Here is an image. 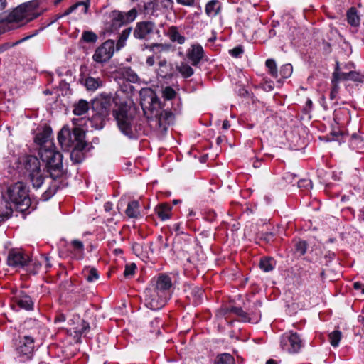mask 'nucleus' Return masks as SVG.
Listing matches in <instances>:
<instances>
[{"label": "nucleus", "mask_w": 364, "mask_h": 364, "mask_svg": "<svg viewBox=\"0 0 364 364\" xmlns=\"http://www.w3.org/2000/svg\"><path fill=\"white\" fill-rule=\"evenodd\" d=\"M0 193L2 199L6 203V208L9 210L8 204L11 203L21 212L26 210L31 205L28 190L23 182H17L9 186H0Z\"/></svg>", "instance_id": "f257e3e1"}, {"label": "nucleus", "mask_w": 364, "mask_h": 364, "mask_svg": "<svg viewBox=\"0 0 364 364\" xmlns=\"http://www.w3.org/2000/svg\"><path fill=\"white\" fill-rule=\"evenodd\" d=\"M17 170L20 174L30 179L33 188L38 189L43 183V171L37 157L31 155L21 157Z\"/></svg>", "instance_id": "f03ea898"}, {"label": "nucleus", "mask_w": 364, "mask_h": 364, "mask_svg": "<svg viewBox=\"0 0 364 364\" xmlns=\"http://www.w3.org/2000/svg\"><path fill=\"white\" fill-rule=\"evenodd\" d=\"M113 116L120 132L129 138H133L134 117L130 107L125 102L117 104V107L113 109Z\"/></svg>", "instance_id": "7ed1b4c3"}, {"label": "nucleus", "mask_w": 364, "mask_h": 364, "mask_svg": "<svg viewBox=\"0 0 364 364\" xmlns=\"http://www.w3.org/2000/svg\"><path fill=\"white\" fill-rule=\"evenodd\" d=\"M39 154L42 161L46 162L48 172L52 178H59L64 173L63 156L60 153L53 149L42 147L39 150Z\"/></svg>", "instance_id": "20e7f679"}, {"label": "nucleus", "mask_w": 364, "mask_h": 364, "mask_svg": "<svg viewBox=\"0 0 364 364\" xmlns=\"http://www.w3.org/2000/svg\"><path fill=\"white\" fill-rule=\"evenodd\" d=\"M85 133L78 127L71 132L68 127H63L58 135V140L62 147H75L77 145H87L85 141Z\"/></svg>", "instance_id": "39448f33"}, {"label": "nucleus", "mask_w": 364, "mask_h": 364, "mask_svg": "<svg viewBox=\"0 0 364 364\" xmlns=\"http://www.w3.org/2000/svg\"><path fill=\"white\" fill-rule=\"evenodd\" d=\"M36 4L34 1L23 3L12 10L4 18L9 23L20 22L26 20V22L31 21V16Z\"/></svg>", "instance_id": "423d86ee"}, {"label": "nucleus", "mask_w": 364, "mask_h": 364, "mask_svg": "<svg viewBox=\"0 0 364 364\" xmlns=\"http://www.w3.org/2000/svg\"><path fill=\"white\" fill-rule=\"evenodd\" d=\"M112 102L119 104L110 95L102 94L92 101L91 108L102 119L109 115Z\"/></svg>", "instance_id": "0eeeda50"}, {"label": "nucleus", "mask_w": 364, "mask_h": 364, "mask_svg": "<svg viewBox=\"0 0 364 364\" xmlns=\"http://www.w3.org/2000/svg\"><path fill=\"white\" fill-rule=\"evenodd\" d=\"M144 301L145 306L152 310L160 309L164 306L168 296L161 294L157 290L146 289L144 293Z\"/></svg>", "instance_id": "6e6552de"}, {"label": "nucleus", "mask_w": 364, "mask_h": 364, "mask_svg": "<svg viewBox=\"0 0 364 364\" xmlns=\"http://www.w3.org/2000/svg\"><path fill=\"white\" fill-rule=\"evenodd\" d=\"M114 53V41L107 40L99 46L92 56L94 61L103 63L109 61Z\"/></svg>", "instance_id": "1a4fd4ad"}, {"label": "nucleus", "mask_w": 364, "mask_h": 364, "mask_svg": "<svg viewBox=\"0 0 364 364\" xmlns=\"http://www.w3.org/2000/svg\"><path fill=\"white\" fill-rule=\"evenodd\" d=\"M281 345L284 350L290 353H294L301 349L302 341L299 334L289 331L282 336Z\"/></svg>", "instance_id": "9d476101"}, {"label": "nucleus", "mask_w": 364, "mask_h": 364, "mask_svg": "<svg viewBox=\"0 0 364 364\" xmlns=\"http://www.w3.org/2000/svg\"><path fill=\"white\" fill-rule=\"evenodd\" d=\"M30 261L29 257L19 250H11L7 257V264L13 267H23Z\"/></svg>", "instance_id": "9b49d317"}, {"label": "nucleus", "mask_w": 364, "mask_h": 364, "mask_svg": "<svg viewBox=\"0 0 364 364\" xmlns=\"http://www.w3.org/2000/svg\"><path fill=\"white\" fill-rule=\"evenodd\" d=\"M156 25L151 21H141L136 23L133 35L138 39H147L156 31Z\"/></svg>", "instance_id": "f8f14e48"}, {"label": "nucleus", "mask_w": 364, "mask_h": 364, "mask_svg": "<svg viewBox=\"0 0 364 364\" xmlns=\"http://www.w3.org/2000/svg\"><path fill=\"white\" fill-rule=\"evenodd\" d=\"M34 340L28 336H26L20 341L19 345L17 347L18 353L22 355L26 356L27 358H31L34 349Z\"/></svg>", "instance_id": "ddd939ff"}, {"label": "nucleus", "mask_w": 364, "mask_h": 364, "mask_svg": "<svg viewBox=\"0 0 364 364\" xmlns=\"http://www.w3.org/2000/svg\"><path fill=\"white\" fill-rule=\"evenodd\" d=\"M154 117L157 119L159 127L163 132H166L168 126L173 121V114L167 110H161L159 112L156 111Z\"/></svg>", "instance_id": "4468645a"}, {"label": "nucleus", "mask_w": 364, "mask_h": 364, "mask_svg": "<svg viewBox=\"0 0 364 364\" xmlns=\"http://www.w3.org/2000/svg\"><path fill=\"white\" fill-rule=\"evenodd\" d=\"M172 287V282L171 278L166 274H160L155 283L154 290H157L161 294L167 295L168 290Z\"/></svg>", "instance_id": "2eb2a0df"}, {"label": "nucleus", "mask_w": 364, "mask_h": 364, "mask_svg": "<svg viewBox=\"0 0 364 364\" xmlns=\"http://www.w3.org/2000/svg\"><path fill=\"white\" fill-rule=\"evenodd\" d=\"M354 67L353 63H348L346 66L345 69L346 71L343 70V83L348 81H353V82H360L363 79V75L360 73L356 72L352 68Z\"/></svg>", "instance_id": "dca6fc26"}, {"label": "nucleus", "mask_w": 364, "mask_h": 364, "mask_svg": "<svg viewBox=\"0 0 364 364\" xmlns=\"http://www.w3.org/2000/svg\"><path fill=\"white\" fill-rule=\"evenodd\" d=\"M336 67L334 73H333V78L331 80L332 87L330 92V99L331 100H336V104H338V96L339 94V82L341 80V73L339 71V62L336 61Z\"/></svg>", "instance_id": "f3484780"}, {"label": "nucleus", "mask_w": 364, "mask_h": 364, "mask_svg": "<svg viewBox=\"0 0 364 364\" xmlns=\"http://www.w3.org/2000/svg\"><path fill=\"white\" fill-rule=\"evenodd\" d=\"M52 133L50 128L48 127L43 129V131L38 134L35 137V142L40 145V149L42 147L52 149L53 144L49 141Z\"/></svg>", "instance_id": "a211bd4d"}, {"label": "nucleus", "mask_w": 364, "mask_h": 364, "mask_svg": "<svg viewBox=\"0 0 364 364\" xmlns=\"http://www.w3.org/2000/svg\"><path fill=\"white\" fill-rule=\"evenodd\" d=\"M204 50L201 46L193 45L188 50L187 56L193 65L196 66L203 58Z\"/></svg>", "instance_id": "6ab92c4d"}, {"label": "nucleus", "mask_w": 364, "mask_h": 364, "mask_svg": "<svg viewBox=\"0 0 364 364\" xmlns=\"http://www.w3.org/2000/svg\"><path fill=\"white\" fill-rule=\"evenodd\" d=\"M87 145H77L73 147V150L70 152V157L71 161L74 164H80L84 159L83 149Z\"/></svg>", "instance_id": "aec40b11"}, {"label": "nucleus", "mask_w": 364, "mask_h": 364, "mask_svg": "<svg viewBox=\"0 0 364 364\" xmlns=\"http://www.w3.org/2000/svg\"><path fill=\"white\" fill-rule=\"evenodd\" d=\"M90 326L87 322L82 320L80 324L77 326L73 327L70 331L75 333V337L77 338V341L80 342V336L82 335L86 336L87 333L90 331Z\"/></svg>", "instance_id": "412c9836"}, {"label": "nucleus", "mask_w": 364, "mask_h": 364, "mask_svg": "<svg viewBox=\"0 0 364 364\" xmlns=\"http://www.w3.org/2000/svg\"><path fill=\"white\" fill-rule=\"evenodd\" d=\"M348 23L353 27H358L360 23V18L355 8H350L346 14Z\"/></svg>", "instance_id": "4be33fe9"}, {"label": "nucleus", "mask_w": 364, "mask_h": 364, "mask_svg": "<svg viewBox=\"0 0 364 364\" xmlns=\"http://www.w3.org/2000/svg\"><path fill=\"white\" fill-rule=\"evenodd\" d=\"M220 9V5L218 1L213 0L208 2L205 7V12L210 17L215 16Z\"/></svg>", "instance_id": "5701e85b"}, {"label": "nucleus", "mask_w": 364, "mask_h": 364, "mask_svg": "<svg viewBox=\"0 0 364 364\" xmlns=\"http://www.w3.org/2000/svg\"><path fill=\"white\" fill-rule=\"evenodd\" d=\"M79 7L82 8L81 11L83 14H86L87 12L88 7H89V1L88 0L80 1L75 3V4L70 6L66 11H65L63 16L69 15L70 13H72L73 11H74L75 9H77Z\"/></svg>", "instance_id": "b1692460"}, {"label": "nucleus", "mask_w": 364, "mask_h": 364, "mask_svg": "<svg viewBox=\"0 0 364 364\" xmlns=\"http://www.w3.org/2000/svg\"><path fill=\"white\" fill-rule=\"evenodd\" d=\"M171 207L166 203L159 205L156 208L158 216L162 220H166L170 218Z\"/></svg>", "instance_id": "393cba45"}, {"label": "nucleus", "mask_w": 364, "mask_h": 364, "mask_svg": "<svg viewBox=\"0 0 364 364\" xmlns=\"http://www.w3.org/2000/svg\"><path fill=\"white\" fill-rule=\"evenodd\" d=\"M17 304L22 309L31 310L33 309V302L28 295H21L16 300Z\"/></svg>", "instance_id": "a878e982"}, {"label": "nucleus", "mask_w": 364, "mask_h": 364, "mask_svg": "<svg viewBox=\"0 0 364 364\" xmlns=\"http://www.w3.org/2000/svg\"><path fill=\"white\" fill-rule=\"evenodd\" d=\"M103 82L100 78L88 77L86 78L85 85L88 90L94 91L101 87Z\"/></svg>", "instance_id": "bb28decb"}, {"label": "nucleus", "mask_w": 364, "mask_h": 364, "mask_svg": "<svg viewBox=\"0 0 364 364\" xmlns=\"http://www.w3.org/2000/svg\"><path fill=\"white\" fill-rule=\"evenodd\" d=\"M90 108L88 102L85 100H80L75 105L73 113L75 115L80 116L85 114Z\"/></svg>", "instance_id": "cd10ccee"}, {"label": "nucleus", "mask_w": 364, "mask_h": 364, "mask_svg": "<svg viewBox=\"0 0 364 364\" xmlns=\"http://www.w3.org/2000/svg\"><path fill=\"white\" fill-rule=\"evenodd\" d=\"M139 204L137 201L133 200L128 203L126 209V215L129 218H136L139 215Z\"/></svg>", "instance_id": "c85d7f7f"}, {"label": "nucleus", "mask_w": 364, "mask_h": 364, "mask_svg": "<svg viewBox=\"0 0 364 364\" xmlns=\"http://www.w3.org/2000/svg\"><path fill=\"white\" fill-rule=\"evenodd\" d=\"M350 146L353 149L360 150L364 147V142L359 135L353 133L350 139Z\"/></svg>", "instance_id": "c756f323"}, {"label": "nucleus", "mask_w": 364, "mask_h": 364, "mask_svg": "<svg viewBox=\"0 0 364 364\" xmlns=\"http://www.w3.org/2000/svg\"><path fill=\"white\" fill-rule=\"evenodd\" d=\"M132 33V28H127L124 29L122 33L119 36V38L117 41V45H116V49L117 50H120L122 48H123L125 45V41L129 38Z\"/></svg>", "instance_id": "7c9ffc66"}, {"label": "nucleus", "mask_w": 364, "mask_h": 364, "mask_svg": "<svg viewBox=\"0 0 364 364\" xmlns=\"http://www.w3.org/2000/svg\"><path fill=\"white\" fill-rule=\"evenodd\" d=\"M82 274L89 282H92L99 278V275L95 268L86 267L84 269Z\"/></svg>", "instance_id": "2f4dec72"}, {"label": "nucleus", "mask_w": 364, "mask_h": 364, "mask_svg": "<svg viewBox=\"0 0 364 364\" xmlns=\"http://www.w3.org/2000/svg\"><path fill=\"white\" fill-rule=\"evenodd\" d=\"M176 70L185 77H189L194 73L193 69L186 63H181L176 66Z\"/></svg>", "instance_id": "473e14b6"}, {"label": "nucleus", "mask_w": 364, "mask_h": 364, "mask_svg": "<svg viewBox=\"0 0 364 364\" xmlns=\"http://www.w3.org/2000/svg\"><path fill=\"white\" fill-rule=\"evenodd\" d=\"M97 40V36L94 32L85 31L82 33L81 41L88 43H95Z\"/></svg>", "instance_id": "72a5a7b5"}, {"label": "nucleus", "mask_w": 364, "mask_h": 364, "mask_svg": "<svg viewBox=\"0 0 364 364\" xmlns=\"http://www.w3.org/2000/svg\"><path fill=\"white\" fill-rule=\"evenodd\" d=\"M169 36L172 41H176L179 44H183L185 41V38L180 35L175 27H171L170 28Z\"/></svg>", "instance_id": "f704fd0d"}, {"label": "nucleus", "mask_w": 364, "mask_h": 364, "mask_svg": "<svg viewBox=\"0 0 364 364\" xmlns=\"http://www.w3.org/2000/svg\"><path fill=\"white\" fill-rule=\"evenodd\" d=\"M112 18L113 23H118L119 26L126 23H125V16L124 12L119 11H114L112 14Z\"/></svg>", "instance_id": "c9c22d12"}, {"label": "nucleus", "mask_w": 364, "mask_h": 364, "mask_svg": "<svg viewBox=\"0 0 364 364\" xmlns=\"http://www.w3.org/2000/svg\"><path fill=\"white\" fill-rule=\"evenodd\" d=\"M215 364H235V360L231 355L224 353L218 358Z\"/></svg>", "instance_id": "e433bc0d"}, {"label": "nucleus", "mask_w": 364, "mask_h": 364, "mask_svg": "<svg viewBox=\"0 0 364 364\" xmlns=\"http://www.w3.org/2000/svg\"><path fill=\"white\" fill-rule=\"evenodd\" d=\"M71 245L74 248V250L76 251L77 254H79V259L82 258L83 255V250H84V245L82 242L78 240H73L71 242Z\"/></svg>", "instance_id": "4c0bfd02"}, {"label": "nucleus", "mask_w": 364, "mask_h": 364, "mask_svg": "<svg viewBox=\"0 0 364 364\" xmlns=\"http://www.w3.org/2000/svg\"><path fill=\"white\" fill-rule=\"evenodd\" d=\"M259 267L267 272L273 269L272 260L269 258H264L260 260Z\"/></svg>", "instance_id": "58836bf2"}, {"label": "nucleus", "mask_w": 364, "mask_h": 364, "mask_svg": "<svg viewBox=\"0 0 364 364\" xmlns=\"http://www.w3.org/2000/svg\"><path fill=\"white\" fill-rule=\"evenodd\" d=\"M266 66L268 68L269 73L272 77H277L278 76L277 65L274 60L268 59L266 61Z\"/></svg>", "instance_id": "ea45409f"}, {"label": "nucleus", "mask_w": 364, "mask_h": 364, "mask_svg": "<svg viewBox=\"0 0 364 364\" xmlns=\"http://www.w3.org/2000/svg\"><path fill=\"white\" fill-rule=\"evenodd\" d=\"M329 339L331 344L336 347L338 346L341 340V333L338 330H335L329 334Z\"/></svg>", "instance_id": "a19ab883"}, {"label": "nucleus", "mask_w": 364, "mask_h": 364, "mask_svg": "<svg viewBox=\"0 0 364 364\" xmlns=\"http://www.w3.org/2000/svg\"><path fill=\"white\" fill-rule=\"evenodd\" d=\"M307 249V243L306 241H299L295 245V251L299 255H304Z\"/></svg>", "instance_id": "79ce46f5"}, {"label": "nucleus", "mask_w": 364, "mask_h": 364, "mask_svg": "<svg viewBox=\"0 0 364 364\" xmlns=\"http://www.w3.org/2000/svg\"><path fill=\"white\" fill-rule=\"evenodd\" d=\"M293 71V68L291 64L284 65L280 69V75L284 78H287L291 76Z\"/></svg>", "instance_id": "37998d69"}, {"label": "nucleus", "mask_w": 364, "mask_h": 364, "mask_svg": "<svg viewBox=\"0 0 364 364\" xmlns=\"http://www.w3.org/2000/svg\"><path fill=\"white\" fill-rule=\"evenodd\" d=\"M124 14L125 16V23H130L136 18L137 16V10L134 8L128 12H124Z\"/></svg>", "instance_id": "c03bdc74"}, {"label": "nucleus", "mask_w": 364, "mask_h": 364, "mask_svg": "<svg viewBox=\"0 0 364 364\" xmlns=\"http://www.w3.org/2000/svg\"><path fill=\"white\" fill-rule=\"evenodd\" d=\"M163 96L166 100H172L176 96V92L172 87L168 86L164 89Z\"/></svg>", "instance_id": "a18cd8bd"}, {"label": "nucleus", "mask_w": 364, "mask_h": 364, "mask_svg": "<svg viewBox=\"0 0 364 364\" xmlns=\"http://www.w3.org/2000/svg\"><path fill=\"white\" fill-rule=\"evenodd\" d=\"M136 266L134 263H131L129 264L126 265L125 270L124 272V276L125 277H128L132 276L135 272Z\"/></svg>", "instance_id": "49530a36"}, {"label": "nucleus", "mask_w": 364, "mask_h": 364, "mask_svg": "<svg viewBox=\"0 0 364 364\" xmlns=\"http://www.w3.org/2000/svg\"><path fill=\"white\" fill-rule=\"evenodd\" d=\"M298 187L299 188H307L308 187L312 188V183L310 180L302 179L298 182Z\"/></svg>", "instance_id": "de8ad7c7"}, {"label": "nucleus", "mask_w": 364, "mask_h": 364, "mask_svg": "<svg viewBox=\"0 0 364 364\" xmlns=\"http://www.w3.org/2000/svg\"><path fill=\"white\" fill-rule=\"evenodd\" d=\"M229 53L235 58H238L242 53L243 49L241 46H237L229 50Z\"/></svg>", "instance_id": "09e8293b"}, {"label": "nucleus", "mask_w": 364, "mask_h": 364, "mask_svg": "<svg viewBox=\"0 0 364 364\" xmlns=\"http://www.w3.org/2000/svg\"><path fill=\"white\" fill-rule=\"evenodd\" d=\"M230 311L241 316L244 319L247 317L246 313L241 308L233 307L230 309Z\"/></svg>", "instance_id": "8fccbe9b"}, {"label": "nucleus", "mask_w": 364, "mask_h": 364, "mask_svg": "<svg viewBox=\"0 0 364 364\" xmlns=\"http://www.w3.org/2000/svg\"><path fill=\"white\" fill-rule=\"evenodd\" d=\"M31 36H26V37H25V38H21V40H19V41H16L15 43H13L11 45H9V44L6 43V44H5V45H4V46H3V47H2V50H6V49H7V48H9V47H12V46H14L18 45L19 43H22V42H23V41H26V40L29 39Z\"/></svg>", "instance_id": "3c124183"}, {"label": "nucleus", "mask_w": 364, "mask_h": 364, "mask_svg": "<svg viewBox=\"0 0 364 364\" xmlns=\"http://www.w3.org/2000/svg\"><path fill=\"white\" fill-rule=\"evenodd\" d=\"M343 50H345L346 55L349 56L352 53V48L350 45L348 43L344 42L343 43Z\"/></svg>", "instance_id": "603ef678"}, {"label": "nucleus", "mask_w": 364, "mask_h": 364, "mask_svg": "<svg viewBox=\"0 0 364 364\" xmlns=\"http://www.w3.org/2000/svg\"><path fill=\"white\" fill-rule=\"evenodd\" d=\"M171 229L178 234H183V232L181 231V224L180 223H174L171 225Z\"/></svg>", "instance_id": "864d4df0"}, {"label": "nucleus", "mask_w": 364, "mask_h": 364, "mask_svg": "<svg viewBox=\"0 0 364 364\" xmlns=\"http://www.w3.org/2000/svg\"><path fill=\"white\" fill-rule=\"evenodd\" d=\"M151 112L152 114H154V109L156 108V106H158L159 107V100L157 99V97H152L151 98Z\"/></svg>", "instance_id": "5fc2aeb1"}, {"label": "nucleus", "mask_w": 364, "mask_h": 364, "mask_svg": "<svg viewBox=\"0 0 364 364\" xmlns=\"http://www.w3.org/2000/svg\"><path fill=\"white\" fill-rule=\"evenodd\" d=\"M177 2L183 6H191L194 4V0H176Z\"/></svg>", "instance_id": "6e6d98bb"}, {"label": "nucleus", "mask_w": 364, "mask_h": 364, "mask_svg": "<svg viewBox=\"0 0 364 364\" xmlns=\"http://www.w3.org/2000/svg\"><path fill=\"white\" fill-rule=\"evenodd\" d=\"M11 214V207L9 208V210H7L6 213L0 214V223L4 220L8 218Z\"/></svg>", "instance_id": "4d7b16f0"}, {"label": "nucleus", "mask_w": 364, "mask_h": 364, "mask_svg": "<svg viewBox=\"0 0 364 364\" xmlns=\"http://www.w3.org/2000/svg\"><path fill=\"white\" fill-rule=\"evenodd\" d=\"M353 287L355 289L360 290L362 294H364V284L357 282L353 284Z\"/></svg>", "instance_id": "13d9d810"}, {"label": "nucleus", "mask_w": 364, "mask_h": 364, "mask_svg": "<svg viewBox=\"0 0 364 364\" xmlns=\"http://www.w3.org/2000/svg\"><path fill=\"white\" fill-rule=\"evenodd\" d=\"M262 87L265 91H270L273 90L274 85L272 82H266L262 85Z\"/></svg>", "instance_id": "bf43d9fd"}, {"label": "nucleus", "mask_w": 364, "mask_h": 364, "mask_svg": "<svg viewBox=\"0 0 364 364\" xmlns=\"http://www.w3.org/2000/svg\"><path fill=\"white\" fill-rule=\"evenodd\" d=\"M203 295V290H201L200 289H197L195 290V296H197V298L198 299V303H199L200 301V300L202 299Z\"/></svg>", "instance_id": "052dcab7"}, {"label": "nucleus", "mask_w": 364, "mask_h": 364, "mask_svg": "<svg viewBox=\"0 0 364 364\" xmlns=\"http://www.w3.org/2000/svg\"><path fill=\"white\" fill-rule=\"evenodd\" d=\"M65 316L64 315L61 314L56 317L55 322V323L63 322V321H65Z\"/></svg>", "instance_id": "680f3d73"}, {"label": "nucleus", "mask_w": 364, "mask_h": 364, "mask_svg": "<svg viewBox=\"0 0 364 364\" xmlns=\"http://www.w3.org/2000/svg\"><path fill=\"white\" fill-rule=\"evenodd\" d=\"M146 63L149 65H150V66L153 65L154 64V58L153 57H149L147 58V60H146Z\"/></svg>", "instance_id": "e2e57ef3"}, {"label": "nucleus", "mask_w": 364, "mask_h": 364, "mask_svg": "<svg viewBox=\"0 0 364 364\" xmlns=\"http://www.w3.org/2000/svg\"><path fill=\"white\" fill-rule=\"evenodd\" d=\"M296 176L294 175V174H291V173H287L285 176V179L287 181H289L291 182V180L294 178Z\"/></svg>", "instance_id": "0e129e2a"}, {"label": "nucleus", "mask_w": 364, "mask_h": 364, "mask_svg": "<svg viewBox=\"0 0 364 364\" xmlns=\"http://www.w3.org/2000/svg\"><path fill=\"white\" fill-rule=\"evenodd\" d=\"M230 127V123H229V122L228 120L223 121V128L224 129H228Z\"/></svg>", "instance_id": "69168bd1"}, {"label": "nucleus", "mask_w": 364, "mask_h": 364, "mask_svg": "<svg viewBox=\"0 0 364 364\" xmlns=\"http://www.w3.org/2000/svg\"><path fill=\"white\" fill-rule=\"evenodd\" d=\"M239 93L242 96H245V95H248V91L246 89L242 88V89L240 90Z\"/></svg>", "instance_id": "338daca9"}, {"label": "nucleus", "mask_w": 364, "mask_h": 364, "mask_svg": "<svg viewBox=\"0 0 364 364\" xmlns=\"http://www.w3.org/2000/svg\"><path fill=\"white\" fill-rule=\"evenodd\" d=\"M6 6V0H0V9H5Z\"/></svg>", "instance_id": "774afa93"}]
</instances>
